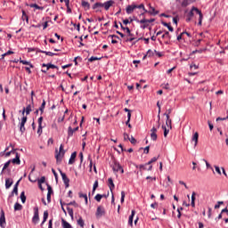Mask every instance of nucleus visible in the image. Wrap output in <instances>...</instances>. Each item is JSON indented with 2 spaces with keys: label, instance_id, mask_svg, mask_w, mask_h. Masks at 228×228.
<instances>
[{
  "label": "nucleus",
  "instance_id": "obj_14",
  "mask_svg": "<svg viewBox=\"0 0 228 228\" xmlns=\"http://www.w3.org/2000/svg\"><path fill=\"white\" fill-rule=\"evenodd\" d=\"M4 224H6V218L4 217V211H1L0 215V227L4 228Z\"/></svg>",
  "mask_w": 228,
  "mask_h": 228
},
{
  "label": "nucleus",
  "instance_id": "obj_33",
  "mask_svg": "<svg viewBox=\"0 0 228 228\" xmlns=\"http://www.w3.org/2000/svg\"><path fill=\"white\" fill-rule=\"evenodd\" d=\"M195 195H197V193L193 191L191 194V208H195V199H196Z\"/></svg>",
  "mask_w": 228,
  "mask_h": 228
},
{
  "label": "nucleus",
  "instance_id": "obj_18",
  "mask_svg": "<svg viewBox=\"0 0 228 228\" xmlns=\"http://www.w3.org/2000/svg\"><path fill=\"white\" fill-rule=\"evenodd\" d=\"M191 141L194 142V147H197V145L199 143V133L198 132L194 133V134L192 135Z\"/></svg>",
  "mask_w": 228,
  "mask_h": 228
},
{
  "label": "nucleus",
  "instance_id": "obj_27",
  "mask_svg": "<svg viewBox=\"0 0 228 228\" xmlns=\"http://www.w3.org/2000/svg\"><path fill=\"white\" fill-rule=\"evenodd\" d=\"M150 10L151 11L148 12L150 15H158V13H159V11H156V9L151 5H150Z\"/></svg>",
  "mask_w": 228,
  "mask_h": 228
},
{
  "label": "nucleus",
  "instance_id": "obj_64",
  "mask_svg": "<svg viewBox=\"0 0 228 228\" xmlns=\"http://www.w3.org/2000/svg\"><path fill=\"white\" fill-rule=\"evenodd\" d=\"M48 228H53V219L49 220Z\"/></svg>",
  "mask_w": 228,
  "mask_h": 228
},
{
  "label": "nucleus",
  "instance_id": "obj_60",
  "mask_svg": "<svg viewBox=\"0 0 228 228\" xmlns=\"http://www.w3.org/2000/svg\"><path fill=\"white\" fill-rule=\"evenodd\" d=\"M128 140H129V142H130L133 145H134V144L136 143V139H135L134 137H133V136H131V138L128 139Z\"/></svg>",
  "mask_w": 228,
  "mask_h": 228
},
{
  "label": "nucleus",
  "instance_id": "obj_3",
  "mask_svg": "<svg viewBox=\"0 0 228 228\" xmlns=\"http://www.w3.org/2000/svg\"><path fill=\"white\" fill-rule=\"evenodd\" d=\"M64 156H65V150H63V144H61L59 148V152L55 155L57 163H60V161H61Z\"/></svg>",
  "mask_w": 228,
  "mask_h": 228
},
{
  "label": "nucleus",
  "instance_id": "obj_23",
  "mask_svg": "<svg viewBox=\"0 0 228 228\" xmlns=\"http://www.w3.org/2000/svg\"><path fill=\"white\" fill-rule=\"evenodd\" d=\"M164 115L167 117L166 125L167 126V127H170V129H172V119H170V116H168L167 112L164 113Z\"/></svg>",
  "mask_w": 228,
  "mask_h": 228
},
{
  "label": "nucleus",
  "instance_id": "obj_61",
  "mask_svg": "<svg viewBox=\"0 0 228 228\" xmlns=\"http://www.w3.org/2000/svg\"><path fill=\"white\" fill-rule=\"evenodd\" d=\"M97 60H101V58L92 56L88 59V61H95Z\"/></svg>",
  "mask_w": 228,
  "mask_h": 228
},
{
  "label": "nucleus",
  "instance_id": "obj_36",
  "mask_svg": "<svg viewBox=\"0 0 228 228\" xmlns=\"http://www.w3.org/2000/svg\"><path fill=\"white\" fill-rule=\"evenodd\" d=\"M20 63H22V65H28L30 67V69H33V64H31V62L28 61H24V60H21L20 61Z\"/></svg>",
  "mask_w": 228,
  "mask_h": 228
},
{
  "label": "nucleus",
  "instance_id": "obj_32",
  "mask_svg": "<svg viewBox=\"0 0 228 228\" xmlns=\"http://www.w3.org/2000/svg\"><path fill=\"white\" fill-rule=\"evenodd\" d=\"M47 218H49V212L45 210L43 216V224H45L47 222Z\"/></svg>",
  "mask_w": 228,
  "mask_h": 228
},
{
  "label": "nucleus",
  "instance_id": "obj_50",
  "mask_svg": "<svg viewBox=\"0 0 228 228\" xmlns=\"http://www.w3.org/2000/svg\"><path fill=\"white\" fill-rule=\"evenodd\" d=\"M38 184H44L45 183V176H42L40 179L37 180Z\"/></svg>",
  "mask_w": 228,
  "mask_h": 228
},
{
  "label": "nucleus",
  "instance_id": "obj_26",
  "mask_svg": "<svg viewBox=\"0 0 228 228\" xmlns=\"http://www.w3.org/2000/svg\"><path fill=\"white\" fill-rule=\"evenodd\" d=\"M22 20H26L27 24H29V17L26 14V11L22 10Z\"/></svg>",
  "mask_w": 228,
  "mask_h": 228
},
{
  "label": "nucleus",
  "instance_id": "obj_43",
  "mask_svg": "<svg viewBox=\"0 0 228 228\" xmlns=\"http://www.w3.org/2000/svg\"><path fill=\"white\" fill-rule=\"evenodd\" d=\"M10 163H12V160H8L7 162L4 163V167L2 169V174L10 167Z\"/></svg>",
  "mask_w": 228,
  "mask_h": 228
},
{
  "label": "nucleus",
  "instance_id": "obj_20",
  "mask_svg": "<svg viewBox=\"0 0 228 228\" xmlns=\"http://www.w3.org/2000/svg\"><path fill=\"white\" fill-rule=\"evenodd\" d=\"M100 8H103L102 3L97 2L93 5V10H96V12H101Z\"/></svg>",
  "mask_w": 228,
  "mask_h": 228
},
{
  "label": "nucleus",
  "instance_id": "obj_63",
  "mask_svg": "<svg viewBox=\"0 0 228 228\" xmlns=\"http://www.w3.org/2000/svg\"><path fill=\"white\" fill-rule=\"evenodd\" d=\"M42 122H44V117H40V118L37 119L38 126H42Z\"/></svg>",
  "mask_w": 228,
  "mask_h": 228
},
{
  "label": "nucleus",
  "instance_id": "obj_54",
  "mask_svg": "<svg viewBox=\"0 0 228 228\" xmlns=\"http://www.w3.org/2000/svg\"><path fill=\"white\" fill-rule=\"evenodd\" d=\"M126 199V191H121V204H123L124 200Z\"/></svg>",
  "mask_w": 228,
  "mask_h": 228
},
{
  "label": "nucleus",
  "instance_id": "obj_1",
  "mask_svg": "<svg viewBox=\"0 0 228 228\" xmlns=\"http://www.w3.org/2000/svg\"><path fill=\"white\" fill-rule=\"evenodd\" d=\"M193 12H195L199 15L198 26H202V19H204V15L202 14V12L195 6H193L189 12V13L187 14L186 22H190L191 19H193V15H194Z\"/></svg>",
  "mask_w": 228,
  "mask_h": 228
},
{
  "label": "nucleus",
  "instance_id": "obj_53",
  "mask_svg": "<svg viewBox=\"0 0 228 228\" xmlns=\"http://www.w3.org/2000/svg\"><path fill=\"white\" fill-rule=\"evenodd\" d=\"M45 54H46V56H58V53H54L52 52H45Z\"/></svg>",
  "mask_w": 228,
  "mask_h": 228
},
{
  "label": "nucleus",
  "instance_id": "obj_45",
  "mask_svg": "<svg viewBox=\"0 0 228 228\" xmlns=\"http://www.w3.org/2000/svg\"><path fill=\"white\" fill-rule=\"evenodd\" d=\"M77 224L80 225V227H85V221L83 220V217H79Z\"/></svg>",
  "mask_w": 228,
  "mask_h": 228
},
{
  "label": "nucleus",
  "instance_id": "obj_62",
  "mask_svg": "<svg viewBox=\"0 0 228 228\" xmlns=\"http://www.w3.org/2000/svg\"><path fill=\"white\" fill-rule=\"evenodd\" d=\"M215 168H216V172H217V174H218L219 175H222V171L220 170V167L215 166Z\"/></svg>",
  "mask_w": 228,
  "mask_h": 228
},
{
  "label": "nucleus",
  "instance_id": "obj_28",
  "mask_svg": "<svg viewBox=\"0 0 228 228\" xmlns=\"http://www.w3.org/2000/svg\"><path fill=\"white\" fill-rule=\"evenodd\" d=\"M62 228H72V225L69 224L65 219H61Z\"/></svg>",
  "mask_w": 228,
  "mask_h": 228
},
{
  "label": "nucleus",
  "instance_id": "obj_29",
  "mask_svg": "<svg viewBox=\"0 0 228 228\" xmlns=\"http://www.w3.org/2000/svg\"><path fill=\"white\" fill-rule=\"evenodd\" d=\"M196 0H183L182 2V6L186 7L189 4H191V3H195Z\"/></svg>",
  "mask_w": 228,
  "mask_h": 228
},
{
  "label": "nucleus",
  "instance_id": "obj_2",
  "mask_svg": "<svg viewBox=\"0 0 228 228\" xmlns=\"http://www.w3.org/2000/svg\"><path fill=\"white\" fill-rule=\"evenodd\" d=\"M119 24L121 29H123V31H126L127 36H126L125 37V42H133V40H135L134 34L131 33V29H129L128 27H124V25H122V22H119Z\"/></svg>",
  "mask_w": 228,
  "mask_h": 228
},
{
  "label": "nucleus",
  "instance_id": "obj_49",
  "mask_svg": "<svg viewBox=\"0 0 228 228\" xmlns=\"http://www.w3.org/2000/svg\"><path fill=\"white\" fill-rule=\"evenodd\" d=\"M46 186H47V190H48L47 194H48V195H53V187H51V186L49 185V183H46Z\"/></svg>",
  "mask_w": 228,
  "mask_h": 228
},
{
  "label": "nucleus",
  "instance_id": "obj_9",
  "mask_svg": "<svg viewBox=\"0 0 228 228\" xmlns=\"http://www.w3.org/2000/svg\"><path fill=\"white\" fill-rule=\"evenodd\" d=\"M158 128H156V126H153L151 129V140H153V142H156V140H158Z\"/></svg>",
  "mask_w": 228,
  "mask_h": 228
},
{
  "label": "nucleus",
  "instance_id": "obj_11",
  "mask_svg": "<svg viewBox=\"0 0 228 228\" xmlns=\"http://www.w3.org/2000/svg\"><path fill=\"white\" fill-rule=\"evenodd\" d=\"M113 4H115V1L109 0L105 3H103L102 6H103L104 10L108 11V10H110V8H111V6H113Z\"/></svg>",
  "mask_w": 228,
  "mask_h": 228
},
{
  "label": "nucleus",
  "instance_id": "obj_41",
  "mask_svg": "<svg viewBox=\"0 0 228 228\" xmlns=\"http://www.w3.org/2000/svg\"><path fill=\"white\" fill-rule=\"evenodd\" d=\"M20 200H21V202H22V204H26V193L24 192V191H22L21 193H20Z\"/></svg>",
  "mask_w": 228,
  "mask_h": 228
},
{
  "label": "nucleus",
  "instance_id": "obj_42",
  "mask_svg": "<svg viewBox=\"0 0 228 228\" xmlns=\"http://www.w3.org/2000/svg\"><path fill=\"white\" fill-rule=\"evenodd\" d=\"M140 40H144L145 44H149L150 39L146 38V37H140L135 42L133 43V45H134L136 44V42H140Z\"/></svg>",
  "mask_w": 228,
  "mask_h": 228
},
{
  "label": "nucleus",
  "instance_id": "obj_57",
  "mask_svg": "<svg viewBox=\"0 0 228 228\" xmlns=\"http://www.w3.org/2000/svg\"><path fill=\"white\" fill-rule=\"evenodd\" d=\"M44 127L42 126H38L37 128V134L40 136V134H42Z\"/></svg>",
  "mask_w": 228,
  "mask_h": 228
},
{
  "label": "nucleus",
  "instance_id": "obj_51",
  "mask_svg": "<svg viewBox=\"0 0 228 228\" xmlns=\"http://www.w3.org/2000/svg\"><path fill=\"white\" fill-rule=\"evenodd\" d=\"M15 149H12V151H8L5 153V158H9V156H11L12 154H15Z\"/></svg>",
  "mask_w": 228,
  "mask_h": 228
},
{
  "label": "nucleus",
  "instance_id": "obj_38",
  "mask_svg": "<svg viewBox=\"0 0 228 228\" xmlns=\"http://www.w3.org/2000/svg\"><path fill=\"white\" fill-rule=\"evenodd\" d=\"M10 54H13V52L9 50L8 52L3 53V54L0 56V60H3L5 56H10Z\"/></svg>",
  "mask_w": 228,
  "mask_h": 228
},
{
  "label": "nucleus",
  "instance_id": "obj_15",
  "mask_svg": "<svg viewBox=\"0 0 228 228\" xmlns=\"http://www.w3.org/2000/svg\"><path fill=\"white\" fill-rule=\"evenodd\" d=\"M159 159V155L158 157H153L146 165H149L148 171L152 170V163H156V160Z\"/></svg>",
  "mask_w": 228,
  "mask_h": 228
},
{
  "label": "nucleus",
  "instance_id": "obj_39",
  "mask_svg": "<svg viewBox=\"0 0 228 228\" xmlns=\"http://www.w3.org/2000/svg\"><path fill=\"white\" fill-rule=\"evenodd\" d=\"M29 6H30V8H36V10H44L43 6H39L37 4H31Z\"/></svg>",
  "mask_w": 228,
  "mask_h": 228
},
{
  "label": "nucleus",
  "instance_id": "obj_12",
  "mask_svg": "<svg viewBox=\"0 0 228 228\" xmlns=\"http://www.w3.org/2000/svg\"><path fill=\"white\" fill-rule=\"evenodd\" d=\"M15 158L12 159H10L11 163H13V165H20V155H19L18 152L15 153Z\"/></svg>",
  "mask_w": 228,
  "mask_h": 228
},
{
  "label": "nucleus",
  "instance_id": "obj_34",
  "mask_svg": "<svg viewBox=\"0 0 228 228\" xmlns=\"http://www.w3.org/2000/svg\"><path fill=\"white\" fill-rule=\"evenodd\" d=\"M44 110H45V100H43V102L39 107V111L41 112V115H44Z\"/></svg>",
  "mask_w": 228,
  "mask_h": 228
},
{
  "label": "nucleus",
  "instance_id": "obj_59",
  "mask_svg": "<svg viewBox=\"0 0 228 228\" xmlns=\"http://www.w3.org/2000/svg\"><path fill=\"white\" fill-rule=\"evenodd\" d=\"M147 164L146 165H140L139 166V168H140V170H149V168H147Z\"/></svg>",
  "mask_w": 228,
  "mask_h": 228
},
{
  "label": "nucleus",
  "instance_id": "obj_30",
  "mask_svg": "<svg viewBox=\"0 0 228 228\" xmlns=\"http://www.w3.org/2000/svg\"><path fill=\"white\" fill-rule=\"evenodd\" d=\"M78 197H79L80 199H84L86 204H88V196H87L86 194H84L83 192H79V193H78Z\"/></svg>",
  "mask_w": 228,
  "mask_h": 228
},
{
  "label": "nucleus",
  "instance_id": "obj_48",
  "mask_svg": "<svg viewBox=\"0 0 228 228\" xmlns=\"http://www.w3.org/2000/svg\"><path fill=\"white\" fill-rule=\"evenodd\" d=\"M162 129H164V136L167 138V136H168L169 130L167 129V126H162Z\"/></svg>",
  "mask_w": 228,
  "mask_h": 228
},
{
  "label": "nucleus",
  "instance_id": "obj_5",
  "mask_svg": "<svg viewBox=\"0 0 228 228\" xmlns=\"http://www.w3.org/2000/svg\"><path fill=\"white\" fill-rule=\"evenodd\" d=\"M38 222H40V216L38 213V207H35L34 208V216L32 217V224H34V225H37V224H38Z\"/></svg>",
  "mask_w": 228,
  "mask_h": 228
},
{
  "label": "nucleus",
  "instance_id": "obj_10",
  "mask_svg": "<svg viewBox=\"0 0 228 228\" xmlns=\"http://www.w3.org/2000/svg\"><path fill=\"white\" fill-rule=\"evenodd\" d=\"M76 131H79V126H76L75 128H72V126H69L68 128V138H70L71 136H74V133Z\"/></svg>",
  "mask_w": 228,
  "mask_h": 228
},
{
  "label": "nucleus",
  "instance_id": "obj_40",
  "mask_svg": "<svg viewBox=\"0 0 228 228\" xmlns=\"http://www.w3.org/2000/svg\"><path fill=\"white\" fill-rule=\"evenodd\" d=\"M82 6L83 8H86L87 10H90V4L85 0L82 1Z\"/></svg>",
  "mask_w": 228,
  "mask_h": 228
},
{
  "label": "nucleus",
  "instance_id": "obj_55",
  "mask_svg": "<svg viewBox=\"0 0 228 228\" xmlns=\"http://www.w3.org/2000/svg\"><path fill=\"white\" fill-rule=\"evenodd\" d=\"M60 204L61 206V209H62L63 213H65V215H67V210H65V208H63V206H65V203H63V201L61 200Z\"/></svg>",
  "mask_w": 228,
  "mask_h": 228
},
{
  "label": "nucleus",
  "instance_id": "obj_19",
  "mask_svg": "<svg viewBox=\"0 0 228 228\" xmlns=\"http://www.w3.org/2000/svg\"><path fill=\"white\" fill-rule=\"evenodd\" d=\"M77 156V153L76 151H74L71 156L70 159L69 160V165H74L75 161H76V157Z\"/></svg>",
  "mask_w": 228,
  "mask_h": 228
},
{
  "label": "nucleus",
  "instance_id": "obj_7",
  "mask_svg": "<svg viewBox=\"0 0 228 228\" xmlns=\"http://www.w3.org/2000/svg\"><path fill=\"white\" fill-rule=\"evenodd\" d=\"M59 172L62 177V181L65 184L66 188H69V183H70V179H69V177H67V174L63 173V171H61V169H59Z\"/></svg>",
  "mask_w": 228,
  "mask_h": 228
},
{
  "label": "nucleus",
  "instance_id": "obj_52",
  "mask_svg": "<svg viewBox=\"0 0 228 228\" xmlns=\"http://www.w3.org/2000/svg\"><path fill=\"white\" fill-rule=\"evenodd\" d=\"M154 51H152V50H148V52H147V56L149 57V58H151V57H152V56H154Z\"/></svg>",
  "mask_w": 228,
  "mask_h": 228
},
{
  "label": "nucleus",
  "instance_id": "obj_24",
  "mask_svg": "<svg viewBox=\"0 0 228 228\" xmlns=\"http://www.w3.org/2000/svg\"><path fill=\"white\" fill-rule=\"evenodd\" d=\"M42 67H46V70H49V69H57L58 70V66L54 65V64H51V63H43Z\"/></svg>",
  "mask_w": 228,
  "mask_h": 228
},
{
  "label": "nucleus",
  "instance_id": "obj_47",
  "mask_svg": "<svg viewBox=\"0 0 228 228\" xmlns=\"http://www.w3.org/2000/svg\"><path fill=\"white\" fill-rule=\"evenodd\" d=\"M103 198H104V196L102 195V194H97V195L94 197V199H95V200H96L97 202H101V200L103 199Z\"/></svg>",
  "mask_w": 228,
  "mask_h": 228
},
{
  "label": "nucleus",
  "instance_id": "obj_21",
  "mask_svg": "<svg viewBox=\"0 0 228 228\" xmlns=\"http://www.w3.org/2000/svg\"><path fill=\"white\" fill-rule=\"evenodd\" d=\"M108 183H109V188L111 193H113V190H115V183H113V178H109Z\"/></svg>",
  "mask_w": 228,
  "mask_h": 228
},
{
  "label": "nucleus",
  "instance_id": "obj_25",
  "mask_svg": "<svg viewBox=\"0 0 228 228\" xmlns=\"http://www.w3.org/2000/svg\"><path fill=\"white\" fill-rule=\"evenodd\" d=\"M34 105L32 104H28L26 108H25V113L26 115H29V113H31V111H33Z\"/></svg>",
  "mask_w": 228,
  "mask_h": 228
},
{
  "label": "nucleus",
  "instance_id": "obj_46",
  "mask_svg": "<svg viewBox=\"0 0 228 228\" xmlns=\"http://www.w3.org/2000/svg\"><path fill=\"white\" fill-rule=\"evenodd\" d=\"M162 38H168V40H170V38H172V37L170 36V32L166 31L164 35H162Z\"/></svg>",
  "mask_w": 228,
  "mask_h": 228
},
{
  "label": "nucleus",
  "instance_id": "obj_56",
  "mask_svg": "<svg viewBox=\"0 0 228 228\" xmlns=\"http://www.w3.org/2000/svg\"><path fill=\"white\" fill-rule=\"evenodd\" d=\"M12 193H14V195H19V187L14 186L12 190Z\"/></svg>",
  "mask_w": 228,
  "mask_h": 228
},
{
  "label": "nucleus",
  "instance_id": "obj_17",
  "mask_svg": "<svg viewBox=\"0 0 228 228\" xmlns=\"http://www.w3.org/2000/svg\"><path fill=\"white\" fill-rule=\"evenodd\" d=\"M155 20L156 19H153V18L150 20L143 18L142 20H137V22H139L140 24H150L151 22H154Z\"/></svg>",
  "mask_w": 228,
  "mask_h": 228
},
{
  "label": "nucleus",
  "instance_id": "obj_8",
  "mask_svg": "<svg viewBox=\"0 0 228 228\" xmlns=\"http://www.w3.org/2000/svg\"><path fill=\"white\" fill-rule=\"evenodd\" d=\"M28 122V117L23 116L21 118V122L20 123V131L21 133V134H23V133L26 131V123Z\"/></svg>",
  "mask_w": 228,
  "mask_h": 228
},
{
  "label": "nucleus",
  "instance_id": "obj_37",
  "mask_svg": "<svg viewBox=\"0 0 228 228\" xmlns=\"http://www.w3.org/2000/svg\"><path fill=\"white\" fill-rule=\"evenodd\" d=\"M67 211H68V215H69V216L71 218H74V209H72L71 208L68 207L67 208Z\"/></svg>",
  "mask_w": 228,
  "mask_h": 228
},
{
  "label": "nucleus",
  "instance_id": "obj_22",
  "mask_svg": "<svg viewBox=\"0 0 228 228\" xmlns=\"http://www.w3.org/2000/svg\"><path fill=\"white\" fill-rule=\"evenodd\" d=\"M12 184H13V180L12 178H7L5 180V188H6V190L10 189L12 187Z\"/></svg>",
  "mask_w": 228,
  "mask_h": 228
},
{
  "label": "nucleus",
  "instance_id": "obj_16",
  "mask_svg": "<svg viewBox=\"0 0 228 228\" xmlns=\"http://www.w3.org/2000/svg\"><path fill=\"white\" fill-rule=\"evenodd\" d=\"M135 215H136V210H132V213L128 218V225H130L131 227H133V220Z\"/></svg>",
  "mask_w": 228,
  "mask_h": 228
},
{
  "label": "nucleus",
  "instance_id": "obj_4",
  "mask_svg": "<svg viewBox=\"0 0 228 228\" xmlns=\"http://www.w3.org/2000/svg\"><path fill=\"white\" fill-rule=\"evenodd\" d=\"M106 215V209H104V207L99 206L96 209L95 216L99 220V218H102Z\"/></svg>",
  "mask_w": 228,
  "mask_h": 228
},
{
  "label": "nucleus",
  "instance_id": "obj_13",
  "mask_svg": "<svg viewBox=\"0 0 228 228\" xmlns=\"http://www.w3.org/2000/svg\"><path fill=\"white\" fill-rule=\"evenodd\" d=\"M134 10H136V4L127 5L126 8V12L127 15H131V13H133V12H134Z\"/></svg>",
  "mask_w": 228,
  "mask_h": 228
},
{
  "label": "nucleus",
  "instance_id": "obj_58",
  "mask_svg": "<svg viewBox=\"0 0 228 228\" xmlns=\"http://www.w3.org/2000/svg\"><path fill=\"white\" fill-rule=\"evenodd\" d=\"M67 206H75V208H77L78 205L76 202V200H74V201H70L69 203H68Z\"/></svg>",
  "mask_w": 228,
  "mask_h": 228
},
{
  "label": "nucleus",
  "instance_id": "obj_6",
  "mask_svg": "<svg viewBox=\"0 0 228 228\" xmlns=\"http://www.w3.org/2000/svg\"><path fill=\"white\" fill-rule=\"evenodd\" d=\"M112 170H114V172H120L121 174H124V168L122 167L120 163H118V161L117 160L113 161Z\"/></svg>",
  "mask_w": 228,
  "mask_h": 228
},
{
  "label": "nucleus",
  "instance_id": "obj_35",
  "mask_svg": "<svg viewBox=\"0 0 228 228\" xmlns=\"http://www.w3.org/2000/svg\"><path fill=\"white\" fill-rule=\"evenodd\" d=\"M22 210V205H20L19 202H16L14 204V211H20Z\"/></svg>",
  "mask_w": 228,
  "mask_h": 228
},
{
  "label": "nucleus",
  "instance_id": "obj_31",
  "mask_svg": "<svg viewBox=\"0 0 228 228\" xmlns=\"http://www.w3.org/2000/svg\"><path fill=\"white\" fill-rule=\"evenodd\" d=\"M161 24L164 25L165 28H167V29L169 31H171V32L174 31V28L170 25V23H167L165 21H162Z\"/></svg>",
  "mask_w": 228,
  "mask_h": 228
},
{
  "label": "nucleus",
  "instance_id": "obj_44",
  "mask_svg": "<svg viewBox=\"0 0 228 228\" xmlns=\"http://www.w3.org/2000/svg\"><path fill=\"white\" fill-rule=\"evenodd\" d=\"M97 188H99V181L96 180L93 185V193H95V190H97Z\"/></svg>",
  "mask_w": 228,
  "mask_h": 228
}]
</instances>
